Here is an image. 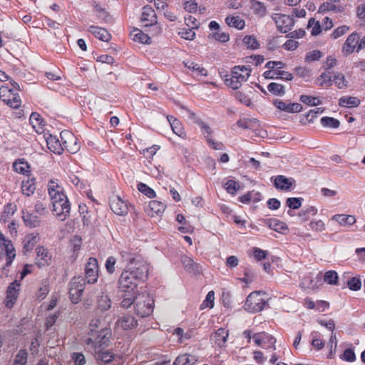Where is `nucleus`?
I'll list each match as a JSON object with an SVG mask.
<instances>
[{
    "mask_svg": "<svg viewBox=\"0 0 365 365\" xmlns=\"http://www.w3.org/2000/svg\"><path fill=\"white\" fill-rule=\"evenodd\" d=\"M13 168L20 174L27 175L30 173V165L23 158L15 160L13 163Z\"/></svg>",
    "mask_w": 365,
    "mask_h": 365,
    "instance_id": "obj_31",
    "label": "nucleus"
},
{
    "mask_svg": "<svg viewBox=\"0 0 365 365\" xmlns=\"http://www.w3.org/2000/svg\"><path fill=\"white\" fill-rule=\"evenodd\" d=\"M98 278V263L97 259L90 257L85 267V281L88 284H93Z\"/></svg>",
    "mask_w": 365,
    "mask_h": 365,
    "instance_id": "obj_10",
    "label": "nucleus"
},
{
    "mask_svg": "<svg viewBox=\"0 0 365 365\" xmlns=\"http://www.w3.org/2000/svg\"><path fill=\"white\" fill-rule=\"evenodd\" d=\"M63 151L66 150L71 153H76L80 149L77 138L71 132L64 130L60 133Z\"/></svg>",
    "mask_w": 365,
    "mask_h": 365,
    "instance_id": "obj_9",
    "label": "nucleus"
},
{
    "mask_svg": "<svg viewBox=\"0 0 365 365\" xmlns=\"http://www.w3.org/2000/svg\"><path fill=\"white\" fill-rule=\"evenodd\" d=\"M138 189L140 192L143 193L150 198H153L155 197V192L145 183L140 182L138 185Z\"/></svg>",
    "mask_w": 365,
    "mask_h": 365,
    "instance_id": "obj_56",
    "label": "nucleus"
},
{
    "mask_svg": "<svg viewBox=\"0 0 365 365\" xmlns=\"http://www.w3.org/2000/svg\"><path fill=\"white\" fill-rule=\"evenodd\" d=\"M110 207L116 215H124L128 213V207L126 202L118 196H115L110 200Z\"/></svg>",
    "mask_w": 365,
    "mask_h": 365,
    "instance_id": "obj_17",
    "label": "nucleus"
},
{
    "mask_svg": "<svg viewBox=\"0 0 365 365\" xmlns=\"http://www.w3.org/2000/svg\"><path fill=\"white\" fill-rule=\"evenodd\" d=\"M137 321L130 314H126L119 318L115 325L117 328H122L123 330H128L135 328L137 326Z\"/></svg>",
    "mask_w": 365,
    "mask_h": 365,
    "instance_id": "obj_21",
    "label": "nucleus"
},
{
    "mask_svg": "<svg viewBox=\"0 0 365 365\" xmlns=\"http://www.w3.org/2000/svg\"><path fill=\"white\" fill-rule=\"evenodd\" d=\"M0 248L5 251L6 257V264L1 268V276L7 277L9 272V267L11 265L13 260L16 257V250L11 240L5 238L4 235L0 232Z\"/></svg>",
    "mask_w": 365,
    "mask_h": 365,
    "instance_id": "obj_6",
    "label": "nucleus"
},
{
    "mask_svg": "<svg viewBox=\"0 0 365 365\" xmlns=\"http://www.w3.org/2000/svg\"><path fill=\"white\" fill-rule=\"evenodd\" d=\"M141 21L144 26H150L157 23V16L154 9L150 6H145L143 8Z\"/></svg>",
    "mask_w": 365,
    "mask_h": 365,
    "instance_id": "obj_18",
    "label": "nucleus"
},
{
    "mask_svg": "<svg viewBox=\"0 0 365 365\" xmlns=\"http://www.w3.org/2000/svg\"><path fill=\"white\" fill-rule=\"evenodd\" d=\"M179 34L182 38L187 40H192L195 36V33L192 28H184L182 29L179 32Z\"/></svg>",
    "mask_w": 365,
    "mask_h": 365,
    "instance_id": "obj_60",
    "label": "nucleus"
},
{
    "mask_svg": "<svg viewBox=\"0 0 365 365\" xmlns=\"http://www.w3.org/2000/svg\"><path fill=\"white\" fill-rule=\"evenodd\" d=\"M347 286L351 290L357 291L361 289V282L357 277H351L347 282Z\"/></svg>",
    "mask_w": 365,
    "mask_h": 365,
    "instance_id": "obj_63",
    "label": "nucleus"
},
{
    "mask_svg": "<svg viewBox=\"0 0 365 365\" xmlns=\"http://www.w3.org/2000/svg\"><path fill=\"white\" fill-rule=\"evenodd\" d=\"M227 192L230 194H235L239 189V184L235 180H230L224 185Z\"/></svg>",
    "mask_w": 365,
    "mask_h": 365,
    "instance_id": "obj_62",
    "label": "nucleus"
},
{
    "mask_svg": "<svg viewBox=\"0 0 365 365\" xmlns=\"http://www.w3.org/2000/svg\"><path fill=\"white\" fill-rule=\"evenodd\" d=\"M225 22L229 26L235 27L239 30H242L245 26V21L240 16H227Z\"/></svg>",
    "mask_w": 365,
    "mask_h": 365,
    "instance_id": "obj_35",
    "label": "nucleus"
},
{
    "mask_svg": "<svg viewBox=\"0 0 365 365\" xmlns=\"http://www.w3.org/2000/svg\"><path fill=\"white\" fill-rule=\"evenodd\" d=\"M274 104L278 109L288 113H299L302 110V106L297 103H287L282 100L277 99Z\"/></svg>",
    "mask_w": 365,
    "mask_h": 365,
    "instance_id": "obj_20",
    "label": "nucleus"
},
{
    "mask_svg": "<svg viewBox=\"0 0 365 365\" xmlns=\"http://www.w3.org/2000/svg\"><path fill=\"white\" fill-rule=\"evenodd\" d=\"M252 9L254 14L255 15L259 16V17H263L266 14V7L264 4L259 1H253L252 2Z\"/></svg>",
    "mask_w": 365,
    "mask_h": 365,
    "instance_id": "obj_49",
    "label": "nucleus"
},
{
    "mask_svg": "<svg viewBox=\"0 0 365 365\" xmlns=\"http://www.w3.org/2000/svg\"><path fill=\"white\" fill-rule=\"evenodd\" d=\"M360 100L356 97L343 96L339 100V105L342 107L354 108L360 105Z\"/></svg>",
    "mask_w": 365,
    "mask_h": 365,
    "instance_id": "obj_34",
    "label": "nucleus"
},
{
    "mask_svg": "<svg viewBox=\"0 0 365 365\" xmlns=\"http://www.w3.org/2000/svg\"><path fill=\"white\" fill-rule=\"evenodd\" d=\"M111 307V300L106 294H102L97 298V311L103 312Z\"/></svg>",
    "mask_w": 365,
    "mask_h": 365,
    "instance_id": "obj_30",
    "label": "nucleus"
},
{
    "mask_svg": "<svg viewBox=\"0 0 365 365\" xmlns=\"http://www.w3.org/2000/svg\"><path fill=\"white\" fill-rule=\"evenodd\" d=\"M154 308V300L148 294H138L135 300L134 309L136 314L140 317L150 316Z\"/></svg>",
    "mask_w": 365,
    "mask_h": 365,
    "instance_id": "obj_5",
    "label": "nucleus"
},
{
    "mask_svg": "<svg viewBox=\"0 0 365 365\" xmlns=\"http://www.w3.org/2000/svg\"><path fill=\"white\" fill-rule=\"evenodd\" d=\"M185 66L187 68H189L193 71L197 72L198 74L202 76H207V71L203 67H201L200 65H198L197 63H195V62L185 63Z\"/></svg>",
    "mask_w": 365,
    "mask_h": 365,
    "instance_id": "obj_55",
    "label": "nucleus"
},
{
    "mask_svg": "<svg viewBox=\"0 0 365 365\" xmlns=\"http://www.w3.org/2000/svg\"><path fill=\"white\" fill-rule=\"evenodd\" d=\"M88 31L91 33L95 37L103 41L107 42L111 38L110 33L106 29L101 27L91 26L88 29Z\"/></svg>",
    "mask_w": 365,
    "mask_h": 365,
    "instance_id": "obj_26",
    "label": "nucleus"
},
{
    "mask_svg": "<svg viewBox=\"0 0 365 365\" xmlns=\"http://www.w3.org/2000/svg\"><path fill=\"white\" fill-rule=\"evenodd\" d=\"M16 211V205L14 203H8L4 207L1 219L4 222H6L7 220L12 216Z\"/></svg>",
    "mask_w": 365,
    "mask_h": 365,
    "instance_id": "obj_40",
    "label": "nucleus"
},
{
    "mask_svg": "<svg viewBox=\"0 0 365 365\" xmlns=\"http://www.w3.org/2000/svg\"><path fill=\"white\" fill-rule=\"evenodd\" d=\"M148 273V268L145 264H140L135 269L134 267L124 269L118 280L119 292L137 293L138 284L147 278Z\"/></svg>",
    "mask_w": 365,
    "mask_h": 365,
    "instance_id": "obj_2",
    "label": "nucleus"
},
{
    "mask_svg": "<svg viewBox=\"0 0 365 365\" xmlns=\"http://www.w3.org/2000/svg\"><path fill=\"white\" fill-rule=\"evenodd\" d=\"M331 220L337 222L341 225H351L356 222L354 215L336 214L331 217Z\"/></svg>",
    "mask_w": 365,
    "mask_h": 365,
    "instance_id": "obj_28",
    "label": "nucleus"
},
{
    "mask_svg": "<svg viewBox=\"0 0 365 365\" xmlns=\"http://www.w3.org/2000/svg\"><path fill=\"white\" fill-rule=\"evenodd\" d=\"M168 120L170 124L173 131L178 136L182 137L184 132L180 122L173 116H168Z\"/></svg>",
    "mask_w": 365,
    "mask_h": 365,
    "instance_id": "obj_38",
    "label": "nucleus"
},
{
    "mask_svg": "<svg viewBox=\"0 0 365 365\" xmlns=\"http://www.w3.org/2000/svg\"><path fill=\"white\" fill-rule=\"evenodd\" d=\"M27 351L25 349H21L17 353L13 365H26L27 363Z\"/></svg>",
    "mask_w": 365,
    "mask_h": 365,
    "instance_id": "obj_52",
    "label": "nucleus"
},
{
    "mask_svg": "<svg viewBox=\"0 0 365 365\" xmlns=\"http://www.w3.org/2000/svg\"><path fill=\"white\" fill-rule=\"evenodd\" d=\"M20 283L15 280L11 283L6 290V298L5 300V306L11 308L15 304L19 294Z\"/></svg>",
    "mask_w": 365,
    "mask_h": 365,
    "instance_id": "obj_16",
    "label": "nucleus"
},
{
    "mask_svg": "<svg viewBox=\"0 0 365 365\" xmlns=\"http://www.w3.org/2000/svg\"><path fill=\"white\" fill-rule=\"evenodd\" d=\"M300 101L308 106H314L322 103V101L318 97H313L307 95H302L300 96Z\"/></svg>",
    "mask_w": 365,
    "mask_h": 365,
    "instance_id": "obj_51",
    "label": "nucleus"
},
{
    "mask_svg": "<svg viewBox=\"0 0 365 365\" xmlns=\"http://www.w3.org/2000/svg\"><path fill=\"white\" fill-rule=\"evenodd\" d=\"M36 264L38 267H42L45 266H48L51 262L52 255L43 246H38L36 248Z\"/></svg>",
    "mask_w": 365,
    "mask_h": 365,
    "instance_id": "obj_14",
    "label": "nucleus"
},
{
    "mask_svg": "<svg viewBox=\"0 0 365 365\" xmlns=\"http://www.w3.org/2000/svg\"><path fill=\"white\" fill-rule=\"evenodd\" d=\"M85 279L81 276L74 277L69 283V297L73 304H78L85 289Z\"/></svg>",
    "mask_w": 365,
    "mask_h": 365,
    "instance_id": "obj_8",
    "label": "nucleus"
},
{
    "mask_svg": "<svg viewBox=\"0 0 365 365\" xmlns=\"http://www.w3.org/2000/svg\"><path fill=\"white\" fill-rule=\"evenodd\" d=\"M121 293V297L123 298L120 306L123 308H129L131 304H135V300L136 297V293H127V292H120Z\"/></svg>",
    "mask_w": 365,
    "mask_h": 365,
    "instance_id": "obj_37",
    "label": "nucleus"
},
{
    "mask_svg": "<svg viewBox=\"0 0 365 365\" xmlns=\"http://www.w3.org/2000/svg\"><path fill=\"white\" fill-rule=\"evenodd\" d=\"M20 86L18 83L10 80L9 83L0 87V98L6 105L13 108H19L21 106V101L18 91Z\"/></svg>",
    "mask_w": 365,
    "mask_h": 365,
    "instance_id": "obj_3",
    "label": "nucleus"
},
{
    "mask_svg": "<svg viewBox=\"0 0 365 365\" xmlns=\"http://www.w3.org/2000/svg\"><path fill=\"white\" fill-rule=\"evenodd\" d=\"M321 123L324 127L337 128L340 122L334 118L331 117H323L321 118Z\"/></svg>",
    "mask_w": 365,
    "mask_h": 365,
    "instance_id": "obj_47",
    "label": "nucleus"
},
{
    "mask_svg": "<svg viewBox=\"0 0 365 365\" xmlns=\"http://www.w3.org/2000/svg\"><path fill=\"white\" fill-rule=\"evenodd\" d=\"M302 197H289L286 200L287 205L291 209H299L302 206Z\"/></svg>",
    "mask_w": 365,
    "mask_h": 365,
    "instance_id": "obj_58",
    "label": "nucleus"
},
{
    "mask_svg": "<svg viewBox=\"0 0 365 365\" xmlns=\"http://www.w3.org/2000/svg\"><path fill=\"white\" fill-rule=\"evenodd\" d=\"M148 206H149L150 210L153 213L157 214V215H159V214L163 212L166 207V205L163 202L158 201V200H151L149 202Z\"/></svg>",
    "mask_w": 365,
    "mask_h": 365,
    "instance_id": "obj_43",
    "label": "nucleus"
},
{
    "mask_svg": "<svg viewBox=\"0 0 365 365\" xmlns=\"http://www.w3.org/2000/svg\"><path fill=\"white\" fill-rule=\"evenodd\" d=\"M268 91L276 96H283L285 93L284 87L277 83H270L267 86Z\"/></svg>",
    "mask_w": 365,
    "mask_h": 365,
    "instance_id": "obj_45",
    "label": "nucleus"
},
{
    "mask_svg": "<svg viewBox=\"0 0 365 365\" xmlns=\"http://www.w3.org/2000/svg\"><path fill=\"white\" fill-rule=\"evenodd\" d=\"M215 293L213 291H210L207 296L205 299L203 301L202 304H201L202 308L205 307H210L212 308L214 306V299H215Z\"/></svg>",
    "mask_w": 365,
    "mask_h": 365,
    "instance_id": "obj_61",
    "label": "nucleus"
},
{
    "mask_svg": "<svg viewBox=\"0 0 365 365\" xmlns=\"http://www.w3.org/2000/svg\"><path fill=\"white\" fill-rule=\"evenodd\" d=\"M262 348L264 349H272L273 350L276 349L275 343L276 339L272 335L262 332Z\"/></svg>",
    "mask_w": 365,
    "mask_h": 365,
    "instance_id": "obj_39",
    "label": "nucleus"
},
{
    "mask_svg": "<svg viewBox=\"0 0 365 365\" xmlns=\"http://www.w3.org/2000/svg\"><path fill=\"white\" fill-rule=\"evenodd\" d=\"M120 259L122 263L125 264V269L128 267H136L140 264H144L140 262V257L136 252L131 251L130 249L126 248L120 252Z\"/></svg>",
    "mask_w": 365,
    "mask_h": 365,
    "instance_id": "obj_11",
    "label": "nucleus"
},
{
    "mask_svg": "<svg viewBox=\"0 0 365 365\" xmlns=\"http://www.w3.org/2000/svg\"><path fill=\"white\" fill-rule=\"evenodd\" d=\"M36 189V179L34 177L28 176L26 180H24L21 183L22 193L26 196L33 195Z\"/></svg>",
    "mask_w": 365,
    "mask_h": 365,
    "instance_id": "obj_25",
    "label": "nucleus"
},
{
    "mask_svg": "<svg viewBox=\"0 0 365 365\" xmlns=\"http://www.w3.org/2000/svg\"><path fill=\"white\" fill-rule=\"evenodd\" d=\"M251 71L252 69L250 66H235L232 71V77L229 83L230 86L235 90L238 89L243 82L247 81Z\"/></svg>",
    "mask_w": 365,
    "mask_h": 365,
    "instance_id": "obj_7",
    "label": "nucleus"
},
{
    "mask_svg": "<svg viewBox=\"0 0 365 365\" xmlns=\"http://www.w3.org/2000/svg\"><path fill=\"white\" fill-rule=\"evenodd\" d=\"M359 41V34L356 32H353L350 35L348 36L346 41L344 42L342 48V53L344 56H349L356 51H358Z\"/></svg>",
    "mask_w": 365,
    "mask_h": 365,
    "instance_id": "obj_13",
    "label": "nucleus"
},
{
    "mask_svg": "<svg viewBox=\"0 0 365 365\" xmlns=\"http://www.w3.org/2000/svg\"><path fill=\"white\" fill-rule=\"evenodd\" d=\"M242 41L249 49L255 50L259 47V43L254 36L247 35L243 38Z\"/></svg>",
    "mask_w": 365,
    "mask_h": 365,
    "instance_id": "obj_42",
    "label": "nucleus"
},
{
    "mask_svg": "<svg viewBox=\"0 0 365 365\" xmlns=\"http://www.w3.org/2000/svg\"><path fill=\"white\" fill-rule=\"evenodd\" d=\"M332 82L333 79L329 73H322L316 80V84L319 86H330Z\"/></svg>",
    "mask_w": 365,
    "mask_h": 365,
    "instance_id": "obj_44",
    "label": "nucleus"
},
{
    "mask_svg": "<svg viewBox=\"0 0 365 365\" xmlns=\"http://www.w3.org/2000/svg\"><path fill=\"white\" fill-rule=\"evenodd\" d=\"M182 263L185 269L190 273H200L199 265L195 263L191 258L187 256H183L181 259Z\"/></svg>",
    "mask_w": 365,
    "mask_h": 365,
    "instance_id": "obj_29",
    "label": "nucleus"
},
{
    "mask_svg": "<svg viewBox=\"0 0 365 365\" xmlns=\"http://www.w3.org/2000/svg\"><path fill=\"white\" fill-rule=\"evenodd\" d=\"M212 37L215 38L216 41H218L222 43H226L230 40V35L227 33L222 32V31H216L212 33Z\"/></svg>",
    "mask_w": 365,
    "mask_h": 365,
    "instance_id": "obj_64",
    "label": "nucleus"
},
{
    "mask_svg": "<svg viewBox=\"0 0 365 365\" xmlns=\"http://www.w3.org/2000/svg\"><path fill=\"white\" fill-rule=\"evenodd\" d=\"M266 222L269 227L276 232L284 233L288 230L287 225L277 219H267Z\"/></svg>",
    "mask_w": 365,
    "mask_h": 365,
    "instance_id": "obj_32",
    "label": "nucleus"
},
{
    "mask_svg": "<svg viewBox=\"0 0 365 365\" xmlns=\"http://www.w3.org/2000/svg\"><path fill=\"white\" fill-rule=\"evenodd\" d=\"M131 34L135 41L141 43H149L150 37L142 31L139 29H135L132 31Z\"/></svg>",
    "mask_w": 365,
    "mask_h": 365,
    "instance_id": "obj_41",
    "label": "nucleus"
},
{
    "mask_svg": "<svg viewBox=\"0 0 365 365\" xmlns=\"http://www.w3.org/2000/svg\"><path fill=\"white\" fill-rule=\"evenodd\" d=\"M228 331L223 328L216 330L211 336V340L215 345L222 347L225 345L228 337Z\"/></svg>",
    "mask_w": 365,
    "mask_h": 365,
    "instance_id": "obj_23",
    "label": "nucleus"
},
{
    "mask_svg": "<svg viewBox=\"0 0 365 365\" xmlns=\"http://www.w3.org/2000/svg\"><path fill=\"white\" fill-rule=\"evenodd\" d=\"M338 279L337 273L333 270L327 271L324 275V281L329 284L336 285Z\"/></svg>",
    "mask_w": 365,
    "mask_h": 365,
    "instance_id": "obj_46",
    "label": "nucleus"
},
{
    "mask_svg": "<svg viewBox=\"0 0 365 365\" xmlns=\"http://www.w3.org/2000/svg\"><path fill=\"white\" fill-rule=\"evenodd\" d=\"M265 294L262 291L251 292L247 297L244 304V309L250 313H257L262 311L267 306H269L268 299L262 297Z\"/></svg>",
    "mask_w": 365,
    "mask_h": 365,
    "instance_id": "obj_4",
    "label": "nucleus"
},
{
    "mask_svg": "<svg viewBox=\"0 0 365 365\" xmlns=\"http://www.w3.org/2000/svg\"><path fill=\"white\" fill-rule=\"evenodd\" d=\"M52 212L60 220H65L70 214L71 205L68 200H65L61 202L55 201L52 205Z\"/></svg>",
    "mask_w": 365,
    "mask_h": 365,
    "instance_id": "obj_12",
    "label": "nucleus"
},
{
    "mask_svg": "<svg viewBox=\"0 0 365 365\" xmlns=\"http://www.w3.org/2000/svg\"><path fill=\"white\" fill-rule=\"evenodd\" d=\"M308 27L312 28L311 33H312V35H313V36H317V35L319 34L322 31V29H321L322 26L320 25L319 21H315V19L313 18H311L309 20Z\"/></svg>",
    "mask_w": 365,
    "mask_h": 365,
    "instance_id": "obj_57",
    "label": "nucleus"
},
{
    "mask_svg": "<svg viewBox=\"0 0 365 365\" xmlns=\"http://www.w3.org/2000/svg\"><path fill=\"white\" fill-rule=\"evenodd\" d=\"M312 345L315 347L317 350L322 349L324 346V343L319 338V333L317 331H312L311 334Z\"/></svg>",
    "mask_w": 365,
    "mask_h": 365,
    "instance_id": "obj_54",
    "label": "nucleus"
},
{
    "mask_svg": "<svg viewBox=\"0 0 365 365\" xmlns=\"http://www.w3.org/2000/svg\"><path fill=\"white\" fill-rule=\"evenodd\" d=\"M317 213V209L313 206L308 207L302 209L299 212V216L302 218L303 220H307L311 216H314Z\"/></svg>",
    "mask_w": 365,
    "mask_h": 365,
    "instance_id": "obj_48",
    "label": "nucleus"
},
{
    "mask_svg": "<svg viewBox=\"0 0 365 365\" xmlns=\"http://www.w3.org/2000/svg\"><path fill=\"white\" fill-rule=\"evenodd\" d=\"M295 183V180L292 178H286L284 175H277L274 180V187L281 190H290Z\"/></svg>",
    "mask_w": 365,
    "mask_h": 365,
    "instance_id": "obj_19",
    "label": "nucleus"
},
{
    "mask_svg": "<svg viewBox=\"0 0 365 365\" xmlns=\"http://www.w3.org/2000/svg\"><path fill=\"white\" fill-rule=\"evenodd\" d=\"M279 31L281 33H287L292 30L294 25L293 18L284 14H277L274 19Z\"/></svg>",
    "mask_w": 365,
    "mask_h": 365,
    "instance_id": "obj_15",
    "label": "nucleus"
},
{
    "mask_svg": "<svg viewBox=\"0 0 365 365\" xmlns=\"http://www.w3.org/2000/svg\"><path fill=\"white\" fill-rule=\"evenodd\" d=\"M48 148L53 153L61 155L63 153L62 142L54 135H49L46 139Z\"/></svg>",
    "mask_w": 365,
    "mask_h": 365,
    "instance_id": "obj_24",
    "label": "nucleus"
},
{
    "mask_svg": "<svg viewBox=\"0 0 365 365\" xmlns=\"http://www.w3.org/2000/svg\"><path fill=\"white\" fill-rule=\"evenodd\" d=\"M22 218L25 225L29 227H36L41 224L38 215L34 213L23 211Z\"/></svg>",
    "mask_w": 365,
    "mask_h": 365,
    "instance_id": "obj_27",
    "label": "nucleus"
},
{
    "mask_svg": "<svg viewBox=\"0 0 365 365\" xmlns=\"http://www.w3.org/2000/svg\"><path fill=\"white\" fill-rule=\"evenodd\" d=\"M333 81L339 89H343L347 87L348 82L345 79L344 74L341 73H336L334 76Z\"/></svg>",
    "mask_w": 365,
    "mask_h": 365,
    "instance_id": "obj_50",
    "label": "nucleus"
},
{
    "mask_svg": "<svg viewBox=\"0 0 365 365\" xmlns=\"http://www.w3.org/2000/svg\"><path fill=\"white\" fill-rule=\"evenodd\" d=\"M91 337L87 344L93 347L95 357L98 364H108L114 359V354L105 349L108 346L111 331L104 322L94 319L90 323Z\"/></svg>",
    "mask_w": 365,
    "mask_h": 365,
    "instance_id": "obj_1",
    "label": "nucleus"
},
{
    "mask_svg": "<svg viewBox=\"0 0 365 365\" xmlns=\"http://www.w3.org/2000/svg\"><path fill=\"white\" fill-rule=\"evenodd\" d=\"M117 264V259L113 256H110L107 258L105 267L107 272L110 274H112L115 271V264Z\"/></svg>",
    "mask_w": 365,
    "mask_h": 365,
    "instance_id": "obj_53",
    "label": "nucleus"
},
{
    "mask_svg": "<svg viewBox=\"0 0 365 365\" xmlns=\"http://www.w3.org/2000/svg\"><path fill=\"white\" fill-rule=\"evenodd\" d=\"M248 129L254 130L258 136L264 138L267 135V131L259 128L260 124L257 119L248 118Z\"/></svg>",
    "mask_w": 365,
    "mask_h": 365,
    "instance_id": "obj_36",
    "label": "nucleus"
},
{
    "mask_svg": "<svg viewBox=\"0 0 365 365\" xmlns=\"http://www.w3.org/2000/svg\"><path fill=\"white\" fill-rule=\"evenodd\" d=\"M197 361L195 356L184 354L179 355L175 360L173 365H193Z\"/></svg>",
    "mask_w": 365,
    "mask_h": 365,
    "instance_id": "obj_33",
    "label": "nucleus"
},
{
    "mask_svg": "<svg viewBox=\"0 0 365 365\" xmlns=\"http://www.w3.org/2000/svg\"><path fill=\"white\" fill-rule=\"evenodd\" d=\"M71 358L75 365H84L86 362V358L82 353L74 352L71 355Z\"/></svg>",
    "mask_w": 365,
    "mask_h": 365,
    "instance_id": "obj_59",
    "label": "nucleus"
},
{
    "mask_svg": "<svg viewBox=\"0 0 365 365\" xmlns=\"http://www.w3.org/2000/svg\"><path fill=\"white\" fill-rule=\"evenodd\" d=\"M39 235L37 232L28 234L23 240V252L24 254L31 252L39 241Z\"/></svg>",
    "mask_w": 365,
    "mask_h": 365,
    "instance_id": "obj_22",
    "label": "nucleus"
}]
</instances>
